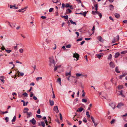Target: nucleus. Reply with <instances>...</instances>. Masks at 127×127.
<instances>
[{
    "instance_id": "f257e3e1",
    "label": "nucleus",
    "mask_w": 127,
    "mask_h": 127,
    "mask_svg": "<svg viewBox=\"0 0 127 127\" xmlns=\"http://www.w3.org/2000/svg\"><path fill=\"white\" fill-rule=\"evenodd\" d=\"M50 64L49 65L50 66H54L55 65V62L53 59V56H51L49 58Z\"/></svg>"
},
{
    "instance_id": "f03ea898",
    "label": "nucleus",
    "mask_w": 127,
    "mask_h": 127,
    "mask_svg": "<svg viewBox=\"0 0 127 127\" xmlns=\"http://www.w3.org/2000/svg\"><path fill=\"white\" fill-rule=\"evenodd\" d=\"M124 105V103L122 102H121L119 103L117 106V107L118 108H121Z\"/></svg>"
},
{
    "instance_id": "7ed1b4c3",
    "label": "nucleus",
    "mask_w": 127,
    "mask_h": 127,
    "mask_svg": "<svg viewBox=\"0 0 127 127\" xmlns=\"http://www.w3.org/2000/svg\"><path fill=\"white\" fill-rule=\"evenodd\" d=\"M28 8V6H27L23 8H21V9L19 10L18 11L20 12L23 13Z\"/></svg>"
},
{
    "instance_id": "20e7f679",
    "label": "nucleus",
    "mask_w": 127,
    "mask_h": 127,
    "mask_svg": "<svg viewBox=\"0 0 127 127\" xmlns=\"http://www.w3.org/2000/svg\"><path fill=\"white\" fill-rule=\"evenodd\" d=\"M73 57L74 58H75L77 60H78L79 58V55L77 53L73 54Z\"/></svg>"
},
{
    "instance_id": "39448f33",
    "label": "nucleus",
    "mask_w": 127,
    "mask_h": 127,
    "mask_svg": "<svg viewBox=\"0 0 127 127\" xmlns=\"http://www.w3.org/2000/svg\"><path fill=\"white\" fill-rule=\"evenodd\" d=\"M30 122L32 123V124L34 125L35 124L36 121L34 118H33L32 120H30Z\"/></svg>"
},
{
    "instance_id": "423d86ee",
    "label": "nucleus",
    "mask_w": 127,
    "mask_h": 127,
    "mask_svg": "<svg viewBox=\"0 0 127 127\" xmlns=\"http://www.w3.org/2000/svg\"><path fill=\"white\" fill-rule=\"evenodd\" d=\"M109 65L111 67L114 68L115 67L114 64L112 62H111L109 63Z\"/></svg>"
},
{
    "instance_id": "0eeeda50",
    "label": "nucleus",
    "mask_w": 127,
    "mask_h": 127,
    "mask_svg": "<svg viewBox=\"0 0 127 127\" xmlns=\"http://www.w3.org/2000/svg\"><path fill=\"white\" fill-rule=\"evenodd\" d=\"M27 118H29L30 117L32 116V113L31 112H27Z\"/></svg>"
},
{
    "instance_id": "6e6552de",
    "label": "nucleus",
    "mask_w": 127,
    "mask_h": 127,
    "mask_svg": "<svg viewBox=\"0 0 127 127\" xmlns=\"http://www.w3.org/2000/svg\"><path fill=\"white\" fill-rule=\"evenodd\" d=\"M54 110L57 113H58L59 112V111L58 110V106H56L54 107Z\"/></svg>"
},
{
    "instance_id": "1a4fd4ad",
    "label": "nucleus",
    "mask_w": 127,
    "mask_h": 127,
    "mask_svg": "<svg viewBox=\"0 0 127 127\" xmlns=\"http://www.w3.org/2000/svg\"><path fill=\"white\" fill-rule=\"evenodd\" d=\"M118 92L119 93V94H118V95H121V96L123 97H125V96L124 95H123V91L121 90V91H118Z\"/></svg>"
},
{
    "instance_id": "9d476101",
    "label": "nucleus",
    "mask_w": 127,
    "mask_h": 127,
    "mask_svg": "<svg viewBox=\"0 0 127 127\" xmlns=\"http://www.w3.org/2000/svg\"><path fill=\"white\" fill-rule=\"evenodd\" d=\"M109 105L111 106L113 109H114L115 107V104L114 103H112L110 104H109Z\"/></svg>"
},
{
    "instance_id": "9b49d317",
    "label": "nucleus",
    "mask_w": 127,
    "mask_h": 127,
    "mask_svg": "<svg viewBox=\"0 0 127 127\" xmlns=\"http://www.w3.org/2000/svg\"><path fill=\"white\" fill-rule=\"evenodd\" d=\"M76 75L77 77H79L80 76H82V77H83L85 76L84 75L82 74H81L79 73H76Z\"/></svg>"
},
{
    "instance_id": "f8f14e48",
    "label": "nucleus",
    "mask_w": 127,
    "mask_h": 127,
    "mask_svg": "<svg viewBox=\"0 0 127 127\" xmlns=\"http://www.w3.org/2000/svg\"><path fill=\"white\" fill-rule=\"evenodd\" d=\"M83 110V108L82 107H81L78 108L77 110V112H81Z\"/></svg>"
},
{
    "instance_id": "ddd939ff",
    "label": "nucleus",
    "mask_w": 127,
    "mask_h": 127,
    "mask_svg": "<svg viewBox=\"0 0 127 127\" xmlns=\"http://www.w3.org/2000/svg\"><path fill=\"white\" fill-rule=\"evenodd\" d=\"M120 54L118 52L116 53L115 55V58H118L119 56L120 55Z\"/></svg>"
},
{
    "instance_id": "4468645a",
    "label": "nucleus",
    "mask_w": 127,
    "mask_h": 127,
    "mask_svg": "<svg viewBox=\"0 0 127 127\" xmlns=\"http://www.w3.org/2000/svg\"><path fill=\"white\" fill-rule=\"evenodd\" d=\"M110 9L111 10H113L114 9V6L112 4L109 5Z\"/></svg>"
},
{
    "instance_id": "2eb2a0df",
    "label": "nucleus",
    "mask_w": 127,
    "mask_h": 127,
    "mask_svg": "<svg viewBox=\"0 0 127 127\" xmlns=\"http://www.w3.org/2000/svg\"><path fill=\"white\" fill-rule=\"evenodd\" d=\"M15 5L13 6L12 5H10V8H12L13 7L14 8V9H17L18 8L17 7H16L15 6Z\"/></svg>"
},
{
    "instance_id": "dca6fc26",
    "label": "nucleus",
    "mask_w": 127,
    "mask_h": 127,
    "mask_svg": "<svg viewBox=\"0 0 127 127\" xmlns=\"http://www.w3.org/2000/svg\"><path fill=\"white\" fill-rule=\"evenodd\" d=\"M115 70L116 72L118 73H119L120 72V71L119 70L118 67L117 66L116 67Z\"/></svg>"
},
{
    "instance_id": "f3484780",
    "label": "nucleus",
    "mask_w": 127,
    "mask_h": 127,
    "mask_svg": "<svg viewBox=\"0 0 127 127\" xmlns=\"http://www.w3.org/2000/svg\"><path fill=\"white\" fill-rule=\"evenodd\" d=\"M115 17L117 18H119L120 17V15L117 13H115L114 14Z\"/></svg>"
},
{
    "instance_id": "a211bd4d",
    "label": "nucleus",
    "mask_w": 127,
    "mask_h": 127,
    "mask_svg": "<svg viewBox=\"0 0 127 127\" xmlns=\"http://www.w3.org/2000/svg\"><path fill=\"white\" fill-rule=\"evenodd\" d=\"M123 88V86L122 85H120L118 86V88L119 90H120Z\"/></svg>"
},
{
    "instance_id": "6ab92c4d",
    "label": "nucleus",
    "mask_w": 127,
    "mask_h": 127,
    "mask_svg": "<svg viewBox=\"0 0 127 127\" xmlns=\"http://www.w3.org/2000/svg\"><path fill=\"white\" fill-rule=\"evenodd\" d=\"M71 71H70V72H66L65 73V75L66 76H71Z\"/></svg>"
},
{
    "instance_id": "aec40b11",
    "label": "nucleus",
    "mask_w": 127,
    "mask_h": 127,
    "mask_svg": "<svg viewBox=\"0 0 127 127\" xmlns=\"http://www.w3.org/2000/svg\"><path fill=\"white\" fill-rule=\"evenodd\" d=\"M49 102L50 105L51 106H52L54 104V102L53 100H51L50 99L49 100Z\"/></svg>"
},
{
    "instance_id": "412c9836",
    "label": "nucleus",
    "mask_w": 127,
    "mask_h": 127,
    "mask_svg": "<svg viewBox=\"0 0 127 127\" xmlns=\"http://www.w3.org/2000/svg\"><path fill=\"white\" fill-rule=\"evenodd\" d=\"M71 10H70V9H67V10H66V13L67 14H68V12L69 13H71Z\"/></svg>"
},
{
    "instance_id": "4be33fe9",
    "label": "nucleus",
    "mask_w": 127,
    "mask_h": 127,
    "mask_svg": "<svg viewBox=\"0 0 127 127\" xmlns=\"http://www.w3.org/2000/svg\"><path fill=\"white\" fill-rule=\"evenodd\" d=\"M52 0L54 3H56L60 1V0Z\"/></svg>"
},
{
    "instance_id": "5701e85b",
    "label": "nucleus",
    "mask_w": 127,
    "mask_h": 127,
    "mask_svg": "<svg viewBox=\"0 0 127 127\" xmlns=\"http://www.w3.org/2000/svg\"><path fill=\"white\" fill-rule=\"evenodd\" d=\"M57 81L59 82V84L61 85V78H59L57 80Z\"/></svg>"
},
{
    "instance_id": "b1692460",
    "label": "nucleus",
    "mask_w": 127,
    "mask_h": 127,
    "mask_svg": "<svg viewBox=\"0 0 127 127\" xmlns=\"http://www.w3.org/2000/svg\"><path fill=\"white\" fill-rule=\"evenodd\" d=\"M3 80L4 77L2 76H1L0 80L2 82L4 83V81Z\"/></svg>"
},
{
    "instance_id": "393cba45",
    "label": "nucleus",
    "mask_w": 127,
    "mask_h": 127,
    "mask_svg": "<svg viewBox=\"0 0 127 127\" xmlns=\"http://www.w3.org/2000/svg\"><path fill=\"white\" fill-rule=\"evenodd\" d=\"M41 125L43 127H45V124L43 122H41Z\"/></svg>"
},
{
    "instance_id": "a878e982",
    "label": "nucleus",
    "mask_w": 127,
    "mask_h": 127,
    "mask_svg": "<svg viewBox=\"0 0 127 127\" xmlns=\"http://www.w3.org/2000/svg\"><path fill=\"white\" fill-rule=\"evenodd\" d=\"M112 55L111 54H110L108 56V60L111 59H112Z\"/></svg>"
},
{
    "instance_id": "bb28decb",
    "label": "nucleus",
    "mask_w": 127,
    "mask_h": 127,
    "mask_svg": "<svg viewBox=\"0 0 127 127\" xmlns=\"http://www.w3.org/2000/svg\"><path fill=\"white\" fill-rule=\"evenodd\" d=\"M97 39L99 41H101V39H102V38L101 36H99L97 37Z\"/></svg>"
},
{
    "instance_id": "cd10ccee",
    "label": "nucleus",
    "mask_w": 127,
    "mask_h": 127,
    "mask_svg": "<svg viewBox=\"0 0 127 127\" xmlns=\"http://www.w3.org/2000/svg\"><path fill=\"white\" fill-rule=\"evenodd\" d=\"M86 114L88 117L90 118V116L89 114V112L88 111L86 112Z\"/></svg>"
},
{
    "instance_id": "c85d7f7f",
    "label": "nucleus",
    "mask_w": 127,
    "mask_h": 127,
    "mask_svg": "<svg viewBox=\"0 0 127 127\" xmlns=\"http://www.w3.org/2000/svg\"><path fill=\"white\" fill-rule=\"evenodd\" d=\"M69 21L72 24H74L75 25H76V22H73L72 20H69Z\"/></svg>"
},
{
    "instance_id": "c756f323",
    "label": "nucleus",
    "mask_w": 127,
    "mask_h": 127,
    "mask_svg": "<svg viewBox=\"0 0 127 127\" xmlns=\"http://www.w3.org/2000/svg\"><path fill=\"white\" fill-rule=\"evenodd\" d=\"M115 120L114 119H112L110 122V123L111 124H113L115 122Z\"/></svg>"
},
{
    "instance_id": "7c9ffc66",
    "label": "nucleus",
    "mask_w": 127,
    "mask_h": 127,
    "mask_svg": "<svg viewBox=\"0 0 127 127\" xmlns=\"http://www.w3.org/2000/svg\"><path fill=\"white\" fill-rule=\"evenodd\" d=\"M61 66V65H59L58 66H56L54 68V71H55L57 69V68Z\"/></svg>"
},
{
    "instance_id": "2f4dec72",
    "label": "nucleus",
    "mask_w": 127,
    "mask_h": 127,
    "mask_svg": "<svg viewBox=\"0 0 127 127\" xmlns=\"http://www.w3.org/2000/svg\"><path fill=\"white\" fill-rule=\"evenodd\" d=\"M16 116H15L13 118V119L11 120V121L12 122H14L16 120Z\"/></svg>"
},
{
    "instance_id": "473e14b6",
    "label": "nucleus",
    "mask_w": 127,
    "mask_h": 127,
    "mask_svg": "<svg viewBox=\"0 0 127 127\" xmlns=\"http://www.w3.org/2000/svg\"><path fill=\"white\" fill-rule=\"evenodd\" d=\"M122 74L123 75L125 76L126 75H127V71H123L122 72Z\"/></svg>"
},
{
    "instance_id": "72a5a7b5",
    "label": "nucleus",
    "mask_w": 127,
    "mask_h": 127,
    "mask_svg": "<svg viewBox=\"0 0 127 127\" xmlns=\"http://www.w3.org/2000/svg\"><path fill=\"white\" fill-rule=\"evenodd\" d=\"M51 41L49 40L48 39H46V42L47 44L50 43Z\"/></svg>"
},
{
    "instance_id": "f704fd0d",
    "label": "nucleus",
    "mask_w": 127,
    "mask_h": 127,
    "mask_svg": "<svg viewBox=\"0 0 127 127\" xmlns=\"http://www.w3.org/2000/svg\"><path fill=\"white\" fill-rule=\"evenodd\" d=\"M96 56L99 59L101 57V56L99 54H96Z\"/></svg>"
},
{
    "instance_id": "c9c22d12",
    "label": "nucleus",
    "mask_w": 127,
    "mask_h": 127,
    "mask_svg": "<svg viewBox=\"0 0 127 127\" xmlns=\"http://www.w3.org/2000/svg\"><path fill=\"white\" fill-rule=\"evenodd\" d=\"M42 78L41 77H38L36 78V80L37 81H38L40 79L42 80Z\"/></svg>"
},
{
    "instance_id": "e433bc0d",
    "label": "nucleus",
    "mask_w": 127,
    "mask_h": 127,
    "mask_svg": "<svg viewBox=\"0 0 127 127\" xmlns=\"http://www.w3.org/2000/svg\"><path fill=\"white\" fill-rule=\"evenodd\" d=\"M83 121L85 123H86L87 122V120L86 118H84L83 120Z\"/></svg>"
},
{
    "instance_id": "4c0bfd02",
    "label": "nucleus",
    "mask_w": 127,
    "mask_h": 127,
    "mask_svg": "<svg viewBox=\"0 0 127 127\" xmlns=\"http://www.w3.org/2000/svg\"><path fill=\"white\" fill-rule=\"evenodd\" d=\"M127 53V51H122L121 52V53L122 54H124Z\"/></svg>"
},
{
    "instance_id": "58836bf2",
    "label": "nucleus",
    "mask_w": 127,
    "mask_h": 127,
    "mask_svg": "<svg viewBox=\"0 0 127 127\" xmlns=\"http://www.w3.org/2000/svg\"><path fill=\"white\" fill-rule=\"evenodd\" d=\"M87 12H88L85 11L83 13V15L84 17L85 16H86V14Z\"/></svg>"
},
{
    "instance_id": "ea45409f",
    "label": "nucleus",
    "mask_w": 127,
    "mask_h": 127,
    "mask_svg": "<svg viewBox=\"0 0 127 127\" xmlns=\"http://www.w3.org/2000/svg\"><path fill=\"white\" fill-rule=\"evenodd\" d=\"M91 118L93 123H94L95 122V120L93 117L92 116H91Z\"/></svg>"
},
{
    "instance_id": "a19ab883",
    "label": "nucleus",
    "mask_w": 127,
    "mask_h": 127,
    "mask_svg": "<svg viewBox=\"0 0 127 127\" xmlns=\"http://www.w3.org/2000/svg\"><path fill=\"white\" fill-rule=\"evenodd\" d=\"M71 45L68 44V45H67L66 46V47L67 48H70L71 47Z\"/></svg>"
},
{
    "instance_id": "79ce46f5",
    "label": "nucleus",
    "mask_w": 127,
    "mask_h": 127,
    "mask_svg": "<svg viewBox=\"0 0 127 127\" xmlns=\"http://www.w3.org/2000/svg\"><path fill=\"white\" fill-rule=\"evenodd\" d=\"M5 51L7 52V53H10L11 51V50H6L5 49Z\"/></svg>"
},
{
    "instance_id": "37998d69",
    "label": "nucleus",
    "mask_w": 127,
    "mask_h": 127,
    "mask_svg": "<svg viewBox=\"0 0 127 127\" xmlns=\"http://www.w3.org/2000/svg\"><path fill=\"white\" fill-rule=\"evenodd\" d=\"M24 50L23 49H21L19 50V51L21 53H23V52Z\"/></svg>"
},
{
    "instance_id": "c03bdc74",
    "label": "nucleus",
    "mask_w": 127,
    "mask_h": 127,
    "mask_svg": "<svg viewBox=\"0 0 127 127\" xmlns=\"http://www.w3.org/2000/svg\"><path fill=\"white\" fill-rule=\"evenodd\" d=\"M52 92L53 93V96L52 98H55V95L54 93V91L53 90V88H52Z\"/></svg>"
},
{
    "instance_id": "a18cd8bd",
    "label": "nucleus",
    "mask_w": 127,
    "mask_h": 127,
    "mask_svg": "<svg viewBox=\"0 0 127 127\" xmlns=\"http://www.w3.org/2000/svg\"><path fill=\"white\" fill-rule=\"evenodd\" d=\"M59 114H60V120H62V118H63L62 115L61 114V113H60Z\"/></svg>"
},
{
    "instance_id": "49530a36",
    "label": "nucleus",
    "mask_w": 127,
    "mask_h": 127,
    "mask_svg": "<svg viewBox=\"0 0 127 127\" xmlns=\"http://www.w3.org/2000/svg\"><path fill=\"white\" fill-rule=\"evenodd\" d=\"M23 95H24L25 96L27 97L28 96V94L26 93H25L23 94Z\"/></svg>"
},
{
    "instance_id": "de8ad7c7",
    "label": "nucleus",
    "mask_w": 127,
    "mask_h": 127,
    "mask_svg": "<svg viewBox=\"0 0 127 127\" xmlns=\"http://www.w3.org/2000/svg\"><path fill=\"white\" fill-rule=\"evenodd\" d=\"M95 9L96 11L97 10L98 8V5L97 4H96L95 6Z\"/></svg>"
},
{
    "instance_id": "09e8293b",
    "label": "nucleus",
    "mask_w": 127,
    "mask_h": 127,
    "mask_svg": "<svg viewBox=\"0 0 127 127\" xmlns=\"http://www.w3.org/2000/svg\"><path fill=\"white\" fill-rule=\"evenodd\" d=\"M36 117H38V118H41L42 117L41 116L39 115H36Z\"/></svg>"
},
{
    "instance_id": "8fccbe9b",
    "label": "nucleus",
    "mask_w": 127,
    "mask_h": 127,
    "mask_svg": "<svg viewBox=\"0 0 127 127\" xmlns=\"http://www.w3.org/2000/svg\"><path fill=\"white\" fill-rule=\"evenodd\" d=\"M82 101L83 102H86L87 101V100L85 99H82Z\"/></svg>"
},
{
    "instance_id": "3c124183",
    "label": "nucleus",
    "mask_w": 127,
    "mask_h": 127,
    "mask_svg": "<svg viewBox=\"0 0 127 127\" xmlns=\"http://www.w3.org/2000/svg\"><path fill=\"white\" fill-rule=\"evenodd\" d=\"M95 26H93V27L92 29V30L93 31V33H94V30H95Z\"/></svg>"
},
{
    "instance_id": "603ef678",
    "label": "nucleus",
    "mask_w": 127,
    "mask_h": 127,
    "mask_svg": "<svg viewBox=\"0 0 127 127\" xmlns=\"http://www.w3.org/2000/svg\"><path fill=\"white\" fill-rule=\"evenodd\" d=\"M125 76V75H120L119 76V78L120 79H121L123 77Z\"/></svg>"
},
{
    "instance_id": "864d4df0",
    "label": "nucleus",
    "mask_w": 127,
    "mask_h": 127,
    "mask_svg": "<svg viewBox=\"0 0 127 127\" xmlns=\"http://www.w3.org/2000/svg\"><path fill=\"white\" fill-rule=\"evenodd\" d=\"M64 17L65 19H68V16L67 15L64 16Z\"/></svg>"
},
{
    "instance_id": "5fc2aeb1",
    "label": "nucleus",
    "mask_w": 127,
    "mask_h": 127,
    "mask_svg": "<svg viewBox=\"0 0 127 127\" xmlns=\"http://www.w3.org/2000/svg\"><path fill=\"white\" fill-rule=\"evenodd\" d=\"M53 8H50L49 9V12H52V11L53 10Z\"/></svg>"
},
{
    "instance_id": "6e6d98bb",
    "label": "nucleus",
    "mask_w": 127,
    "mask_h": 127,
    "mask_svg": "<svg viewBox=\"0 0 127 127\" xmlns=\"http://www.w3.org/2000/svg\"><path fill=\"white\" fill-rule=\"evenodd\" d=\"M9 118L8 117H6L5 119V120L6 121V122H7L8 121Z\"/></svg>"
},
{
    "instance_id": "4d7b16f0",
    "label": "nucleus",
    "mask_w": 127,
    "mask_h": 127,
    "mask_svg": "<svg viewBox=\"0 0 127 127\" xmlns=\"http://www.w3.org/2000/svg\"><path fill=\"white\" fill-rule=\"evenodd\" d=\"M66 121H67V124L69 125H71V123H70L69 121H68L67 120Z\"/></svg>"
},
{
    "instance_id": "13d9d810",
    "label": "nucleus",
    "mask_w": 127,
    "mask_h": 127,
    "mask_svg": "<svg viewBox=\"0 0 127 127\" xmlns=\"http://www.w3.org/2000/svg\"><path fill=\"white\" fill-rule=\"evenodd\" d=\"M37 113L38 114H39L40 113V111L39 108L37 111Z\"/></svg>"
},
{
    "instance_id": "bf43d9fd",
    "label": "nucleus",
    "mask_w": 127,
    "mask_h": 127,
    "mask_svg": "<svg viewBox=\"0 0 127 127\" xmlns=\"http://www.w3.org/2000/svg\"><path fill=\"white\" fill-rule=\"evenodd\" d=\"M75 33L77 35V37H78L79 35V32H75Z\"/></svg>"
},
{
    "instance_id": "052dcab7",
    "label": "nucleus",
    "mask_w": 127,
    "mask_h": 127,
    "mask_svg": "<svg viewBox=\"0 0 127 127\" xmlns=\"http://www.w3.org/2000/svg\"><path fill=\"white\" fill-rule=\"evenodd\" d=\"M65 6L66 7H69L70 6L69 4L68 3L66 4Z\"/></svg>"
},
{
    "instance_id": "680f3d73",
    "label": "nucleus",
    "mask_w": 127,
    "mask_h": 127,
    "mask_svg": "<svg viewBox=\"0 0 127 127\" xmlns=\"http://www.w3.org/2000/svg\"><path fill=\"white\" fill-rule=\"evenodd\" d=\"M32 67L33 68L34 70H35L36 69V66L35 65H34L33 66H32Z\"/></svg>"
},
{
    "instance_id": "e2e57ef3",
    "label": "nucleus",
    "mask_w": 127,
    "mask_h": 127,
    "mask_svg": "<svg viewBox=\"0 0 127 127\" xmlns=\"http://www.w3.org/2000/svg\"><path fill=\"white\" fill-rule=\"evenodd\" d=\"M31 94L30 95V97H32L33 96V93L32 92H30Z\"/></svg>"
},
{
    "instance_id": "0e129e2a",
    "label": "nucleus",
    "mask_w": 127,
    "mask_h": 127,
    "mask_svg": "<svg viewBox=\"0 0 127 127\" xmlns=\"http://www.w3.org/2000/svg\"><path fill=\"white\" fill-rule=\"evenodd\" d=\"M82 40V38H80V39H77V41H81Z\"/></svg>"
},
{
    "instance_id": "69168bd1",
    "label": "nucleus",
    "mask_w": 127,
    "mask_h": 127,
    "mask_svg": "<svg viewBox=\"0 0 127 127\" xmlns=\"http://www.w3.org/2000/svg\"><path fill=\"white\" fill-rule=\"evenodd\" d=\"M41 18L42 19H45L46 18V17L45 16H41Z\"/></svg>"
},
{
    "instance_id": "338daca9",
    "label": "nucleus",
    "mask_w": 127,
    "mask_h": 127,
    "mask_svg": "<svg viewBox=\"0 0 127 127\" xmlns=\"http://www.w3.org/2000/svg\"><path fill=\"white\" fill-rule=\"evenodd\" d=\"M29 110V109L27 108H25L24 109V110H25V111H27V112Z\"/></svg>"
},
{
    "instance_id": "774afa93",
    "label": "nucleus",
    "mask_w": 127,
    "mask_h": 127,
    "mask_svg": "<svg viewBox=\"0 0 127 127\" xmlns=\"http://www.w3.org/2000/svg\"><path fill=\"white\" fill-rule=\"evenodd\" d=\"M12 95L13 96L14 95H17V94L15 93H12Z\"/></svg>"
}]
</instances>
